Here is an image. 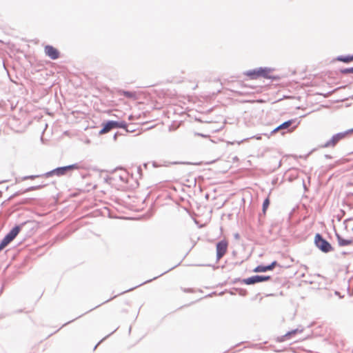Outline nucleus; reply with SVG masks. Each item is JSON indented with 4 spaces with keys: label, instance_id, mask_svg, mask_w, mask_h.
<instances>
[{
    "label": "nucleus",
    "instance_id": "a211bd4d",
    "mask_svg": "<svg viewBox=\"0 0 353 353\" xmlns=\"http://www.w3.org/2000/svg\"><path fill=\"white\" fill-rule=\"evenodd\" d=\"M343 73H353V67L342 70Z\"/></svg>",
    "mask_w": 353,
    "mask_h": 353
},
{
    "label": "nucleus",
    "instance_id": "9b49d317",
    "mask_svg": "<svg viewBox=\"0 0 353 353\" xmlns=\"http://www.w3.org/2000/svg\"><path fill=\"white\" fill-rule=\"evenodd\" d=\"M337 241L339 246L341 247L350 245L353 243V241L351 239H345L340 236L339 235H337Z\"/></svg>",
    "mask_w": 353,
    "mask_h": 353
},
{
    "label": "nucleus",
    "instance_id": "4468645a",
    "mask_svg": "<svg viewBox=\"0 0 353 353\" xmlns=\"http://www.w3.org/2000/svg\"><path fill=\"white\" fill-rule=\"evenodd\" d=\"M253 271L254 272H265L267 271H270V270L268 265H258L253 270Z\"/></svg>",
    "mask_w": 353,
    "mask_h": 353
},
{
    "label": "nucleus",
    "instance_id": "423d86ee",
    "mask_svg": "<svg viewBox=\"0 0 353 353\" xmlns=\"http://www.w3.org/2000/svg\"><path fill=\"white\" fill-rule=\"evenodd\" d=\"M228 248V241L223 239L216 243V259L220 260L227 252Z\"/></svg>",
    "mask_w": 353,
    "mask_h": 353
},
{
    "label": "nucleus",
    "instance_id": "f3484780",
    "mask_svg": "<svg viewBox=\"0 0 353 353\" xmlns=\"http://www.w3.org/2000/svg\"><path fill=\"white\" fill-rule=\"evenodd\" d=\"M302 332V330H299L296 329V330H292L291 332H289L288 334H286L285 336H291L292 334H296L298 332Z\"/></svg>",
    "mask_w": 353,
    "mask_h": 353
},
{
    "label": "nucleus",
    "instance_id": "9d476101",
    "mask_svg": "<svg viewBox=\"0 0 353 353\" xmlns=\"http://www.w3.org/2000/svg\"><path fill=\"white\" fill-rule=\"evenodd\" d=\"M118 93L120 96H123L132 101L138 99L137 94L135 92L119 90Z\"/></svg>",
    "mask_w": 353,
    "mask_h": 353
},
{
    "label": "nucleus",
    "instance_id": "4be33fe9",
    "mask_svg": "<svg viewBox=\"0 0 353 353\" xmlns=\"http://www.w3.org/2000/svg\"><path fill=\"white\" fill-rule=\"evenodd\" d=\"M110 301H111V299H108L107 302H109Z\"/></svg>",
    "mask_w": 353,
    "mask_h": 353
},
{
    "label": "nucleus",
    "instance_id": "ddd939ff",
    "mask_svg": "<svg viewBox=\"0 0 353 353\" xmlns=\"http://www.w3.org/2000/svg\"><path fill=\"white\" fill-rule=\"evenodd\" d=\"M337 60L344 62V63H349V62H351L353 61V55H348V56H345V57H343V56L339 57L337 58Z\"/></svg>",
    "mask_w": 353,
    "mask_h": 353
},
{
    "label": "nucleus",
    "instance_id": "f257e3e1",
    "mask_svg": "<svg viewBox=\"0 0 353 353\" xmlns=\"http://www.w3.org/2000/svg\"><path fill=\"white\" fill-rule=\"evenodd\" d=\"M270 70L266 68H259L254 70H248L245 72V74L250 78V79L254 80L259 77L269 78Z\"/></svg>",
    "mask_w": 353,
    "mask_h": 353
},
{
    "label": "nucleus",
    "instance_id": "aec40b11",
    "mask_svg": "<svg viewBox=\"0 0 353 353\" xmlns=\"http://www.w3.org/2000/svg\"><path fill=\"white\" fill-rule=\"evenodd\" d=\"M110 301H111V299H108L107 302H109Z\"/></svg>",
    "mask_w": 353,
    "mask_h": 353
},
{
    "label": "nucleus",
    "instance_id": "7ed1b4c3",
    "mask_svg": "<svg viewBox=\"0 0 353 353\" xmlns=\"http://www.w3.org/2000/svg\"><path fill=\"white\" fill-rule=\"evenodd\" d=\"M21 230L19 226H15L10 232L3 239L0 243V251L6 247L18 235Z\"/></svg>",
    "mask_w": 353,
    "mask_h": 353
},
{
    "label": "nucleus",
    "instance_id": "6e6552de",
    "mask_svg": "<svg viewBox=\"0 0 353 353\" xmlns=\"http://www.w3.org/2000/svg\"><path fill=\"white\" fill-rule=\"evenodd\" d=\"M46 54L52 59H57L59 57V51L54 47L48 45L44 47Z\"/></svg>",
    "mask_w": 353,
    "mask_h": 353
},
{
    "label": "nucleus",
    "instance_id": "1a4fd4ad",
    "mask_svg": "<svg viewBox=\"0 0 353 353\" xmlns=\"http://www.w3.org/2000/svg\"><path fill=\"white\" fill-rule=\"evenodd\" d=\"M121 125L117 121H110L105 123H103V128L99 131V134H104L109 132L112 129L119 128Z\"/></svg>",
    "mask_w": 353,
    "mask_h": 353
},
{
    "label": "nucleus",
    "instance_id": "f8f14e48",
    "mask_svg": "<svg viewBox=\"0 0 353 353\" xmlns=\"http://www.w3.org/2000/svg\"><path fill=\"white\" fill-rule=\"evenodd\" d=\"M293 122H294L293 120H289L288 121L284 122L283 123L281 124L279 126L273 130V132L275 133V132H278L279 130L287 129V128H290L291 126V125L293 123Z\"/></svg>",
    "mask_w": 353,
    "mask_h": 353
},
{
    "label": "nucleus",
    "instance_id": "20e7f679",
    "mask_svg": "<svg viewBox=\"0 0 353 353\" xmlns=\"http://www.w3.org/2000/svg\"><path fill=\"white\" fill-rule=\"evenodd\" d=\"M353 130H349L344 132H340L335 135H334L330 140L327 141L324 147L325 148H330V147H334L340 141L345 139L350 133H351Z\"/></svg>",
    "mask_w": 353,
    "mask_h": 353
},
{
    "label": "nucleus",
    "instance_id": "412c9836",
    "mask_svg": "<svg viewBox=\"0 0 353 353\" xmlns=\"http://www.w3.org/2000/svg\"><path fill=\"white\" fill-rule=\"evenodd\" d=\"M110 301H111V299H108L107 302H109Z\"/></svg>",
    "mask_w": 353,
    "mask_h": 353
},
{
    "label": "nucleus",
    "instance_id": "f03ea898",
    "mask_svg": "<svg viewBox=\"0 0 353 353\" xmlns=\"http://www.w3.org/2000/svg\"><path fill=\"white\" fill-rule=\"evenodd\" d=\"M314 243L317 248L323 252L327 253L333 250L330 243L324 239L320 234H316L315 235Z\"/></svg>",
    "mask_w": 353,
    "mask_h": 353
},
{
    "label": "nucleus",
    "instance_id": "39448f33",
    "mask_svg": "<svg viewBox=\"0 0 353 353\" xmlns=\"http://www.w3.org/2000/svg\"><path fill=\"white\" fill-rule=\"evenodd\" d=\"M78 169H79V165L78 164L75 163V164H72V165H67V166H64V167L57 168L53 170L52 171L47 173L46 175L50 176L52 174H54L57 176H62V175L65 174L68 171L78 170Z\"/></svg>",
    "mask_w": 353,
    "mask_h": 353
},
{
    "label": "nucleus",
    "instance_id": "dca6fc26",
    "mask_svg": "<svg viewBox=\"0 0 353 353\" xmlns=\"http://www.w3.org/2000/svg\"><path fill=\"white\" fill-rule=\"evenodd\" d=\"M278 265V263L276 261H273L271 264L268 265V268L270 271L272 270L276 266Z\"/></svg>",
    "mask_w": 353,
    "mask_h": 353
},
{
    "label": "nucleus",
    "instance_id": "0eeeda50",
    "mask_svg": "<svg viewBox=\"0 0 353 353\" xmlns=\"http://www.w3.org/2000/svg\"><path fill=\"white\" fill-rule=\"evenodd\" d=\"M271 279L270 276H253L243 280V283L246 285H252L256 283L268 281Z\"/></svg>",
    "mask_w": 353,
    "mask_h": 353
},
{
    "label": "nucleus",
    "instance_id": "2eb2a0df",
    "mask_svg": "<svg viewBox=\"0 0 353 353\" xmlns=\"http://www.w3.org/2000/svg\"><path fill=\"white\" fill-rule=\"evenodd\" d=\"M270 205V199L267 198L263 203V211L265 213L266 210L268 209V206Z\"/></svg>",
    "mask_w": 353,
    "mask_h": 353
},
{
    "label": "nucleus",
    "instance_id": "6ab92c4d",
    "mask_svg": "<svg viewBox=\"0 0 353 353\" xmlns=\"http://www.w3.org/2000/svg\"><path fill=\"white\" fill-rule=\"evenodd\" d=\"M294 129H295V127H294V128H292L290 129V130H289V132H293V131L294 130Z\"/></svg>",
    "mask_w": 353,
    "mask_h": 353
}]
</instances>
